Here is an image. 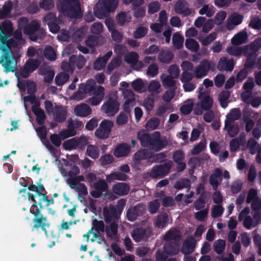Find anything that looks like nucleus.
I'll return each instance as SVG.
<instances>
[{"mask_svg":"<svg viewBox=\"0 0 261 261\" xmlns=\"http://www.w3.org/2000/svg\"><path fill=\"white\" fill-rule=\"evenodd\" d=\"M137 138L140 141L142 147L151 148L156 152L165 148L168 145V141L166 139L161 138L159 132H154L149 134L144 129H141L137 132Z\"/></svg>","mask_w":261,"mask_h":261,"instance_id":"obj_1","label":"nucleus"},{"mask_svg":"<svg viewBox=\"0 0 261 261\" xmlns=\"http://www.w3.org/2000/svg\"><path fill=\"white\" fill-rule=\"evenodd\" d=\"M9 40L6 35L3 34L0 37V49L3 52L0 57V65L3 67L4 71L6 73L14 72L17 64L15 58L12 56L11 50L8 48Z\"/></svg>","mask_w":261,"mask_h":261,"instance_id":"obj_2","label":"nucleus"},{"mask_svg":"<svg viewBox=\"0 0 261 261\" xmlns=\"http://www.w3.org/2000/svg\"><path fill=\"white\" fill-rule=\"evenodd\" d=\"M58 9L64 16L72 19H80L83 17L79 0H62L57 4Z\"/></svg>","mask_w":261,"mask_h":261,"instance_id":"obj_3","label":"nucleus"},{"mask_svg":"<svg viewBox=\"0 0 261 261\" xmlns=\"http://www.w3.org/2000/svg\"><path fill=\"white\" fill-rule=\"evenodd\" d=\"M24 34L29 36L31 41H35L38 39H43L46 36L44 29L40 28V25L37 20H33L23 28Z\"/></svg>","mask_w":261,"mask_h":261,"instance_id":"obj_4","label":"nucleus"},{"mask_svg":"<svg viewBox=\"0 0 261 261\" xmlns=\"http://www.w3.org/2000/svg\"><path fill=\"white\" fill-rule=\"evenodd\" d=\"M41 210L40 208L30 210V213L34 216V218L32 220L34 223L32 230L41 228L45 234H47V228L50 227V223L48 222L47 217L43 216L41 213Z\"/></svg>","mask_w":261,"mask_h":261,"instance_id":"obj_5","label":"nucleus"},{"mask_svg":"<svg viewBox=\"0 0 261 261\" xmlns=\"http://www.w3.org/2000/svg\"><path fill=\"white\" fill-rule=\"evenodd\" d=\"M172 165L173 163L170 160L163 164L155 165L152 167L148 174L153 179L163 178L168 174Z\"/></svg>","mask_w":261,"mask_h":261,"instance_id":"obj_6","label":"nucleus"},{"mask_svg":"<svg viewBox=\"0 0 261 261\" xmlns=\"http://www.w3.org/2000/svg\"><path fill=\"white\" fill-rule=\"evenodd\" d=\"M40 64V61L37 59H29L26 61L23 68L16 72L15 75L18 78L21 77L27 79L31 73L38 68Z\"/></svg>","mask_w":261,"mask_h":261,"instance_id":"obj_7","label":"nucleus"},{"mask_svg":"<svg viewBox=\"0 0 261 261\" xmlns=\"http://www.w3.org/2000/svg\"><path fill=\"white\" fill-rule=\"evenodd\" d=\"M119 103L117 98L109 97L107 100L102 105L101 111L108 116H115L119 111Z\"/></svg>","mask_w":261,"mask_h":261,"instance_id":"obj_8","label":"nucleus"},{"mask_svg":"<svg viewBox=\"0 0 261 261\" xmlns=\"http://www.w3.org/2000/svg\"><path fill=\"white\" fill-rule=\"evenodd\" d=\"M113 126L112 121L105 119L100 122L99 127L96 129L95 135L99 139H106L109 137Z\"/></svg>","mask_w":261,"mask_h":261,"instance_id":"obj_9","label":"nucleus"},{"mask_svg":"<svg viewBox=\"0 0 261 261\" xmlns=\"http://www.w3.org/2000/svg\"><path fill=\"white\" fill-rule=\"evenodd\" d=\"M260 48L261 38H257L243 47V54L246 57H256V53Z\"/></svg>","mask_w":261,"mask_h":261,"instance_id":"obj_10","label":"nucleus"},{"mask_svg":"<svg viewBox=\"0 0 261 261\" xmlns=\"http://www.w3.org/2000/svg\"><path fill=\"white\" fill-rule=\"evenodd\" d=\"M94 190L90 192L91 196L95 198H98L101 196L102 193L107 192L108 185L107 181L103 179H99L93 184Z\"/></svg>","mask_w":261,"mask_h":261,"instance_id":"obj_11","label":"nucleus"},{"mask_svg":"<svg viewBox=\"0 0 261 261\" xmlns=\"http://www.w3.org/2000/svg\"><path fill=\"white\" fill-rule=\"evenodd\" d=\"M146 212V207L143 204H138L137 205L129 208L126 213V217L128 221H135L138 217L142 216Z\"/></svg>","mask_w":261,"mask_h":261,"instance_id":"obj_12","label":"nucleus"},{"mask_svg":"<svg viewBox=\"0 0 261 261\" xmlns=\"http://www.w3.org/2000/svg\"><path fill=\"white\" fill-rule=\"evenodd\" d=\"M122 212L117 210V208L113 205H110L109 208L105 207L103 209V216L104 220L107 224H109L112 221V219H118Z\"/></svg>","mask_w":261,"mask_h":261,"instance_id":"obj_13","label":"nucleus"},{"mask_svg":"<svg viewBox=\"0 0 261 261\" xmlns=\"http://www.w3.org/2000/svg\"><path fill=\"white\" fill-rule=\"evenodd\" d=\"M211 69V63L206 59L202 60L200 64L195 67V74L197 79H201L207 75Z\"/></svg>","mask_w":261,"mask_h":261,"instance_id":"obj_14","label":"nucleus"},{"mask_svg":"<svg viewBox=\"0 0 261 261\" xmlns=\"http://www.w3.org/2000/svg\"><path fill=\"white\" fill-rule=\"evenodd\" d=\"M150 236L149 229L143 227L134 229L132 233V237L135 242L139 243L142 240H147Z\"/></svg>","mask_w":261,"mask_h":261,"instance_id":"obj_15","label":"nucleus"},{"mask_svg":"<svg viewBox=\"0 0 261 261\" xmlns=\"http://www.w3.org/2000/svg\"><path fill=\"white\" fill-rule=\"evenodd\" d=\"M222 171L220 168H216L214 173L210 175L209 182L214 190L216 191L217 190L219 185L222 181Z\"/></svg>","mask_w":261,"mask_h":261,"instance_id":"obj_16","label":"nucleus"},{"mask_svg":"<svg viewBox=\"0 0 261 261\" xmlns=\"http://www.w3.org/2000/svg\"><path fill=\"white\" fill-rule=\"evenodd\" d=\"M175 12L183 16L191 15V10L188 7V3L185 0L178 1L175 4Z\"/></svg>","mask_w":261,"mask_h":261,"instance_id":"obj_17","label":"nucleus"},{"mask_svg":"<svg viewBox=\"0 0 261 261\" xmlns=\"http://www.w3.org/2000/svg\"><path fill=\"white\" fill-rule=\"evenodd\" d=\"M234 66V60L232 58L227 59L225 57L220 58L218 64V69L219 71H226L231 72L233 70Z\"/></svg>","mask_w":261,"mask_h":261,"instance_id":"obj_18","label":"nucleus"},{"mask_svg":"<svg viewBox=\"0 0 261 261\" xmlns=\"http://www.w3.org/2000/svg\"><path fill=\"white\" fill-rule=\"evenodd\" d=\"M55 120L58 123H63L67 117V111L62 106L56 105L53 112Z\"/></svg>","mask_w":261,"mask_h":261,"instance_id":"obj_19","label":"nucleus"},{"mask_svg":"<svg viewBox=\"0 0 261 261\" xmlns=\"http://www.w3.org/2000/svg\"><path fill=\"white\" fill-rule=\"evenodd\" d=\"M32 111L36 116V122L39 125H43L46 119V115L42 109L40 108V103L37 102L35 105L32 106Z\"/></svg>","mask_w":261,"mask_h":261,"instance_id":"obj_20","label":"nucleus"},{"mask_svg":"<svg viewBox=\"0 0 261 261\" xmlns=\"http://www.w3.org/2000/svg\"><path fill=\"white\" fill-rule=\"evenodd\" d=\"M130 190L129 185L125 182H119L114 185L112 187L114 193L119 196L126 195Z\"/></svg>","mask_w":261,"mask_h":261,"instance_id":"obj_21","label":"nucleus"},{"mask_svg":"<svg viewBox=\"0 0 261 261\" xmlns=\"http://www.w3.org/2000/svg\"><path fill=\"white\" fill-rule=\"evenodd\" d=\"M196 244L195 239L191 237L187 239L184 243L181 251L184 254H190L194 250Z\"/></svg>","mask_w":261,"mask_h":261,"instance_id":"obj_22","label":"nucleus"},{"mask_svg":"<svg viewBox=\"0 0 261 261\" xmlns=\"http://www.w3.org/2000/svg\"><path fill=\"white\" fill-rule=\"evenodd\" d=\"M130 151V146L126 143L118 144L114 151V155L117 158L127 156Z\"/></svg>","mask_w":261,"mask_h":261,"instance_id":"obj_23","label":"nucleus"},{"mask_svg":"<svg viewBox=\"0 0 261 261\" xmlns=\"http://www.w3.org/2000/svg\"><path fill=\"white\" fill-rule=\"evenodd\" d=\"M154 157V153L147 149H142L137 151L134 155V160L136 163L141 160H148Z\"/></svg>","mask_w":261,"mask_h":261,"instance_id":"obj_24","label":"nucleus"},{"mask_svg":"<svg viewBox=\"0 0 261 261\" xmlns=\"http://www.w3.org/2000/svg\"><path fill=\"white\" fill-rule=\"evenodd\" d=\"M93 11L95 16L99 19L103 18L110 13L101 0L94 7Z\"/></svg>","mask_w":261,"mask_h":261,"instance_id":"obj_25","label":"nucleus"},{"mask_svg":"<svg viewBox=\"0 0 261 261\" xmlns=\"http://www.w3.org/2000/svg\"><path fill=\"white\" fill-rule=\"evenodd\" d=\"M164 249L165 253L167 255L171 256L176 255L179 252V245L178 242H165Z\"/></svg>","mask_w":261,"mask_h":261,"instance_id":"obj_26","label":"nucleus"},{"mask_svg":"<svg viewBox=\"0 0 261 261\" xmlns=\"http://www.w3.org/2000/svg\"><path fill=\"white\" fill-rule=\"evenodd\" d=\"M74 112L76 116L85 117L91 113L92 110L87 104L82 103L75 106Z\"/></svg>","mask_w":261,"mask_h":261,"instance_id":"obj_27","label":"nucleus"},{"mask_svg":"<svg viewBox=\"0 0 261 261\" xmlns=\"http://www.w3.org/2000/svg\"><path fill=\"white\" fill-rule=\"evenodd\" d=\"M230 137H236L239 132V126L235 122H224V128Z\"/></svg>","mask_w":261,"mask_h":261,"instance_id":"obj_28","label":"nucleus"},{"mask_svg":"<svg viewBox=\"0 0 261 261\" xmlns=\"http://www.w3.org/2000/svg\"><path fill=\"white\" fill-rule=\"evenodd\" d=\"M181 237L179 231L175 229L169 230L164 235L163 239L165 242L174 241L173 242H178Z\"/></svg>","mask_w":261,"mask_h":261,"instance_id":"obj_29","label":"nucleus"},{"mask_svg":"<svg viewBox=\"0 0 261 261\" xmlns=\"http://www.w3.org/2000/svg\"><path fill=\"white\" fill-rule=\"evenodd\" d=\"M247 34L245 31H242L235 35L231 39V42L233 45H239L247 42Z\"/></svg>","mask_w":261,"mask_h":261,"instance_id":"obj_30","label":"nucleus"},{"mask_svg":"<svg viewBox=\"0 0 261 261\" xmlns=\"http://www.w3.org/2000/svg\"><path fill=\"white\" fill-rule=\"evenodd\" d=\"M128 176L121 172H115L107 175L106 179L109 182L114 180H118L121 181H126L127 180Z\"/></svg>","mask_w":261,"mask_h":261,"instance_id":"obj_31","label":"nucleus"},{"mask_svg":"<svg viewBox=\"0 0 261 261\" xmlns=\"http://www.w3.org/2000/svg\"><path fill=\"white\" fill-rule=\"evenodd\" d=\"M241 116V111L239 108H234L226 115L225 122H234Z\"/></svg>","mask_w":261,"mask_h":261,"instance_id":"obj_32","label":"nucleus"},{"mask_svg":"<svg viewBox=\"0 0 261 261\" xmlns=\"http://www.w3.org/2000/svg\"><path fill=\"white\" fill-rule=\"evenodd\" d=\"M95 85V81L93 79H89L87 81L86 84H81L79 85V88L83 90L85 93L87 94L94 91Z\"/></svg>","mask_w":261,"mask_h":261,"instance_id":"obj_33","label":"nucleus"},{"mask_svg":"<svg viewBox=\"0 0 261 261\" xmlns=\"http://www.w3.org/2000/svg\"><path fill=\"white\" fill-rule=\"evenodd\" d=\"M158 58L160 62L163 63L168 64L170 63L173 59V55L172 52L169 50H162L159 53Z\"/></svg>","mask_w":261,"mask_h":261,"instance_id":"obj_34","label":"nucleus"},{"mask_svg":"<svg viewBox=\"0 0 261 261\" xmlns=\"http://www.w3.org/2000/svg\"><path fill=\"white\" fill-rule=\"evenodd\" d=\"M86 154L92 159L96 160L99 156L100 151L97 146L90 144L87 146Z\"/></svg>","mask_w":261,"mask_h":261,"instance_id":"obj_35","label":"nucleus"},{"mask_svg":"<svg viewBox=\"0 0 261 261\" xmlns=\"http://www.w3.org/2000/svg\"><path fill=\"white\" fill-rule=\"evenodd\" d=\"M168 220V215L166 213L159 215L155 222V226L158 228H164L167 225Z\"/></svg>","mask_w":261,"mask_h":261,"instance_id":"obj_36","label":"nucleus"},{"mask_svg":"<svg viewBox=\"0 0 261 261\" xmlns=\"http://www.w3.org/2000/svg\"><path fill=\"white\" fill-rule=\"evenodd\" d=\"M187 49L193 53H196L199 49V45L197 41L192 38H187L185 41Z\"/></svg>","mask_w":261,"mask_h":261,"instance_id":"obj_37","label":"nucleus"},{"mask_svg":"<svg viewBox=\"0 0 261 261\" xmlns=\"http://www.w3.org/2000/svg\"><path fill=\"white\" fill-rule=\"evenodd\" d=\"M85 181V178L83 175H75L69 177L67 182L71 189L76 188L77 185L81 184V181Z\"/></svg>","mask_w":261,"mask_h":261,"instance_id":"obj_38","label":"nucleus"},{"mask_svg":"<svg viewBox=\"0 0 261 261\" xmlns=\"http://www.w3.org/2000/svg\"><path fill=\"white\" fill-rule=\"evenodd\" d=\"M184 38L179 33H174L172 37V43L175 48L179 49L183 46Z\"/></svg>","mask_w":261,"mask_h":261,"instance_id":"obj_39","label":"nucleus"},{"mask_svg":"<svg viewBox=\"0 0 261 261\" xmlns=\"http://www.w3.org/2000/svg\"><path fill=\"white\" fill-rule=\"evenodd\" d=\"M43 55L46 59L49 61H55L57 58V55L54 48L50 45L46 46L45 47Z\"/></svg>","mask_w":261,"mask_h":261,"instance_id":"obj_40","label":"nucleus"},{"mask_svg":"<svg viewBox=\"0 0 261 261\" xmlns=\"http://www.w3.org/2000/svg\"><path fill=\"white\" fill-rule=\"evenodd\" d=\"M230 95V92L227 90L223 91L219 94V100L221 106L222 108H225L227 106V100L229 99Z\"/></svg>","mask_w":261,"mask_h":261,"instance_id":"obj_41","label":"nucleus"},{"mask_svg":"<svg viewBox=\"0 0 261 261\" xmlns=\"http://www.w3.org/2000/svg\"><path fill=\"white\" fill-rule=\"evenodd\" d=\"M93 230L94 229L97 233L103 232L106 230L104 222L102 220L94 219L92 221Z\"/></svg>","mask_w":261,"mask_h":261,"instance_id":"obj_42","label":"nucleus"},{"mask_svg":"<svg viewBox=\"0 0 261 261\" xmlns=\"http://www.w3.org/2000/svg\"><path fill=\"white\" fill-rule=\"evenodd\" d=\"M69 79V75L68 73L61 72L59 73L55 77V83L58 86H62Z\"/></svg>","mask_w":261,"mask_h":261,"instance_id":"obj_43","label":"nucleus"},{"mask_svg":"<svg viewBox=\"0 0 261 261\" xmlns=\"http://www.w3.org/2000/svg\"><path fill=\"white\" fill-rule=\"evenodd\" d=\"M213 100L208 95H205L201 101V108L205 110H209L212 107Z\"/></svg>","mask_w":261,"mask_h":261,"instance_id":"obj_44","label":"nucleus"},{"mask_svg":"<svg viewBox=\"0 0 261 261\" xmlns=\"http://www.w3.org/2000/svg\"><path fill=\"white\" fill-rule=\"evenodd\" d=\"M160 119L157 117H153L150 119L145 124V128L149 130L156 129L160 124Z\"/></svg>","mask_w":261,"mask_h":261,"instance_id":"obj_45","label":"nucleus"},{"mask_svg":"<svg viewBox=\"0 0 261 261\" xmlns=\"http://www.w3.org/2000/svg\"><path fill=\"white\" fill-rule=\"evenodd\" d=\"M191 186L190 180L188 178H181L177 180L174 185V188L177 190L183 188L189 189Z\"/></svg>","mask_w":261,"mask_h":261,"instance_id":"obj_46","label":"nucleus"},{"mask_svg":"<svg viewBox=\"0 0 261 261\" xmlns=\"http://www.w3.org/2000/svg\"><path fill=\"white\" fill-rule=\"evenodd\" d=\"M215 8L213 6L209 7L208 5H204L199 10V13L200 15L205 14L207 17H211L215 13Z\"/></svg>","mask_w":261,"mask_h":261,"instance_id":"obj_47","label":"nucleus"},{"mask_svg":"<svg viewBox=\"0 0 261 261\" xmlns=\"http://www.w3.org/2000/svg\"><path fill=\"white\" fill-rule=\"evenodd\" d=\"M110 224V226H106L105 231L107 235L109 237L111 238L113 236H115L117 234L118 225L115 222H111Z\"/></svg>","mask_w":261,"mask_h":261,"instance_id":"obj_48","label":"nucleus"},{"mask_svg":"<svg viewBox=\"0 0 261 261\" xmlns=\"http://www.w3.org/2000/svg\"><path fill=\"white\" fill-rule=\"evenodd\" d=\"M39 7L45 11L52 10L55 7L53 0H41L39 3Z\"/></svg>","mask_w":261,"mask_h":261,"instance_id":"obj_49","label":"nucleus"},{"mask_svg":"<svg viewBox=\"0 0 261 261\" xmlns=\"http://www.w3.org/2000/svg\"><path fill=\"white\" fill-rule=\"evenodd\" d=\"M110 12H114L117 8L118 0H101Z\"/></svg>","mask_w":261,"mask_h":261,"instance_id":"obj_50","label":"nucleus"},{"mask_svg":"<svg viewBox=\"0 0 261 261\" xmlns=\"http://www.w3.org/2000/svg\"><path fill=\"white\" fill-rule=\"evenodd\" d=\"M225 241L223 240L219 239L214 243V249L215 251L218 254H221L225 249Z\"/></svg>","mask_w":261,"mask_h":261,"instance_id":"obj_51","label":"nucleus"},{"mask_svg":"<svg viewBox=\"0 0 261 261\" xmlns=\"http://www.w3.org/2000/svg\"><path fill=\"white\" fill-rule=\"evenodd\" d=\"M99 37L94 35H90L86 40V44L90 47H94L99 45Z\"/></svg>","mask_w":261,"mask_h":261,"instance_id":"obj_52","label":"nucleus"},{"mask_svg":"<svg viewBox=\"0 0 261 261\" xmlns=\"http://www.w3.org/2000/svg\"><path fill=\"white\" fill-rule=\"evenodd\" d=\"M76 148L83 150L88 144V140L86 136L83 135L79 138H76Z\"/></svg>","mask_w":261,"mask_h":261,"instance_id":"obj_53","label":"nucleus"},{"mask_svg":"<svg viewBox=\"0 0 261 261\" xmlns=\"http://www.w3.org/2000/svg\"><path fill=\"white\" fill-rule=\"evenodd\" d=\"M148 29L144 27H139L134 31L133 36L135 39H140L146 35Z\"/></svg>","mask_w":261,"mask_h":261,"instance_id":"obj_54","label":"nucleus"},{"mask_svg":"<svg viewBox=\"0 0 261 261\" xmlns=\"http://www.w3.org/2000/svg\"><path fill=\"white\" fill-rule=\"evenodd\" d=\"M160 207V203L158 199H155L149 202L148 205V211L150 214H154L158 212Z\"/></svg>","mask_w":261,"mask_h":261,"instance_id":"obj_55","label":"nucleus"},{"mask_svg":"<svg viewBox=\"0 0 261 261\" xmlns=\"http://www.w3.org/2000/svg\"><path fill=\"white\" fill-rule=\"evenodd\" d=\"M205 203L204 193H202L198 197V199L194 201L193 204L194 207L196 210H200L204 207Z\"/></svg>","mask_w":261,"mask_h":261,"instance_id":"obj_56","label":"nucleus"},{"mask_svg":"<svg viewBox=\"0 0 261 261\" xmlns=\"http://www.w3.org/2000/svg\"><path fill=\"white\" fill-rule=\"evenodd\" d=\"M138 59L139 55L135 51H132L125 57L124 60L129 64H134L137 62Z\"/></svg>","mask_w":261,"mask_h":261,"instance_id":"obj_57","label":"nucleus"},{"mask_svg":"<svg viewBox=\"0 0 261 261\" xmlns=\"http://www.w3.org/2000/svg\"><path fill=\"white\" fill-rule=\"evenodd\" d=\"M39 73L41 75H44V82L46 83H49L53 81L55 74L53 71L45 70L42 71L39 70Z\"/></svg>","mask_w":261,"mask_h":261,"instance_id":"obj_58","label":"nucleus"},{"mask_svg":"<svg viewBox=\"0 0 261 261\" xmlns=\"http://www.w3.org/2000/svg\"><path fill=\"white\" fill-rule=\"evenodd\" d=\"M226 51L230 55L239 57L243 54V47L230 46L227 47Z\"/></svg>","mask_w":261,"mask_h":261,"instance_id":"obj_59","label":"nucleus"},{"mask_svg":"<svg viewBox=\"0 0 261 261\" xmlns=\"http://www.w3.org/2000/svg\"><path fill=\"white\" fill-rule=\"evenodd\" d=\"M76 138H73L64 142L63 146L65 150H71L75 149L76 147Z\"/></svg>","mask_w":261,"mask_h":261,"instance_id":"obj_60","label":"nucleus"},{"mask_svg":"<svg viewBox=\"0 0 261 261\" xmlns=\"http://www.w3.org/2000/svg\"><path fill=\"white\" fill-rule=\"evenodd\" d=\"M101 166H105L112 163L114 158L111 154H106L102 155L99 160Z\"/></svg>","mask_w":261,"mask_h":261,"instance_id":"obj_61","label":"nucleus"},{"mask_svg":"<svg viewBox=\"0 0 261 261\" xmlns=\"http://www.w3.org/2000/svg\"><path fill=\"white\" fill-rule=\"evenodd\" d=\"M217 37V34L213 32L208 35L203 39H199V41L203 46H207L211 44Z\"/></svg>","mask_w":261,"mask_h":261,"instance_id":"obj_62","label":"nucleus"},{"mask_svg":"<svg viewBox=\"0 0 261 261\" xmlns=\"http://www.w3.org/2000/svg\"><path fill=\"white\" fill-rule=\"evenodd\" d=\"M172 158L175 163L184 161L185 154L184 151L180 149L175 150L173 154Z\"/></svg>","mask_w":261,"mask_h":261,"instance_id":"obj_63","label":"nucleus"},{"mask_svg":"<svg viewBox=\"0 0 261 261\" xmlns=\"http://www.w3.org/2000/svg\"><path fill=\"white\" fill-rule=\"evenodd\" d=\"M224 212V208L221 205H215L212 211V217L214 218L220 217Z\"/></svg>","mask_w":261,"mask_h":261,"instance_id":"obj_64","label":"nucleus"}]
</instances>
